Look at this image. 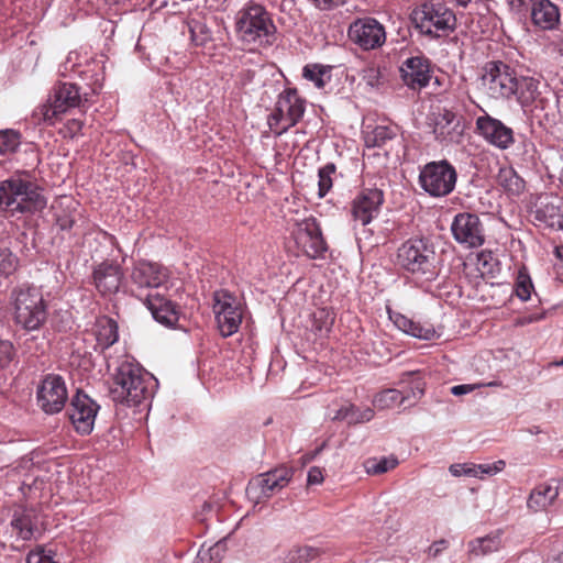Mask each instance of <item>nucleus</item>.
Returning a JSON list of instances; mask_svg holds the SVG:
<instances>
[{
    "mask_svg": "<svg viewBox=\"0 0 563 563\" xmlns=\"http://www.w3.org/2000/svg\"><path fill=\"white\" fill-rule=\"evenodd\" d=\"M156 380L140 364L123 361L115 368L110 386V397L117 406L148 408Z\"/></svg>",
    "mask_w": 563,
    "mask_h": 563,
    "instance_id": "f257e3e1",
    "label": "nucleus"
},
{
    "mask_svg": "<svg viewBox=\"0 0 563 563\" xmlns=\"http://www.w3.org/2000/svg\"><path fill=\"white\" fill-rule=\"evenodd\" d=\"M236 38L250 51L271 48L277 41V27L267 9L253 0L238 10L234 18Z\"/></svg>",
    "mask_w": 563,
    "mask_h": 563,
    "instance_id": "f03ea898",
    "label": "nucleus"
},
{
    "mask_svg": "<svg viewBox=\"0 0 563 563\" xmlns=\"http://www.w3.org/2000/svg\"><path fill=\"white\" fill-rule=\"evenodd\" d=\"M397 263L404 271L424 282L434 280L439 275L437 254L427 239L416 238L404 242L397 251Z\"/></svg>",
    "mask_w": 563,
    "mask_h": 563,
    "instance_id": "7ed1b4c3",
    "label": "nucleus"
},
{
    "mask_svg": "<svg viewBox=\"0 0 563 563\" xmlns=\"http://www.w3.org/2000/svg\"><path fill=\"white\" fill-rule=\"evenodd\" d=\"M46 206V199L34 183L21 177H12L0 183V210L34 212Z\"/></svg>",
    "mask_w": 563,
    "mask_h": 563,
    "instance_id": "20e7f679",
    "label": "nucleus"
},
{
    "mask_svg": "<svg viewBox=\"0 0 563 563\" xmlns=\"http://www.w3.org/2000/svg\"><path fill=\"white\" fill-rule=\"evenodd\" d=\"M10 302L16 325L26 331H35L44 324L47 311L38 288L31 286L15 288L11 292Z\"/></svg>",
    "mask_w": 563,
    "mask_h": 563,
    "instance_id": "39448f33",
    "label": "nucleus"
},
{
    "mask_svg": "<svg viewBox=\"0 0 563 563\" xmlns=\"http://www.w3.org/2000/svg\"><path fill=\"white\" fill-rule=\"evenodd\" d=\"M416 27L426 35L440 37L453 31L456 18L453 11L441 2H424L411 13Z\"/></svg>",
    "mask_w": 563,
    "mask_h": 563,
    "instance_id": "423d86ee",
    "label": "nucleus"
},
{
    "mask_svg": "<svg viewBox=\"0 0 563 563\" xmlns=\"http://www.w3.org/2000/svg\"><path fill=\"white\" fill-rule=\"evenodd\" d=\"M419 185L432 198H443L454 191L456 168L446 159L429 162L420 168Z\"/></svg>",
    "mask_w": 563,
    "mask_h": 563,
    "instance_id": "0eeeda50",
    "label": "nucleus"
},
{
    "mask_svg": "<svg viewBox=\"0 0 563 563\" xmlns=\"http://www.w3.org/2000/svg\"><path fill=\"white\" fill-rule=\"evenodd\" d=\"M306 110V101L296 89H285L278 96L275 109L268 117L269 128L282 135L288 129L296 125Z\"/></svg>",
    "mask_w": 563,
    "mask_h": 563,
    "instance_id": "6e6552de",
    "label": "nucleus"
},
{
    "mask_svg": "<svg viewBox=\"0 0 563 563\" xmlns=\"http://www.w3.org/2000/svg\"><path fill=\"white\" fill-rule=\"evenodd\" d=\"M294 471L287 466H279L253 477L246 487V495L255 504L267 500L291 481Z\"/></svg>",
    "mask_w": 563,
    "mask_h": 563,
    "instance_id": "1a4fd4ad",
    "label": "nucleus"
},
{
    "mask_svg": "<svg viewBox=\"0 0 563 563\" xmlns=\"http://www.w3.org/2000/svg\"><path fill=\"white\" fill-rule=\"evenodd\" d=\"M517 75L503 62L487 63L482 75V86L493 99H509L514 96Z\"/></svg>",
    "mask_w": 563,
    "mask_h": 563,
    "instance_id": "9d476101",
    "label": "nucleus"
},
{
    "mask_svg": "<svg viewBox=\"0 0 563 563\" xmlns=\"http://www.w3.org/2000/svg\"><path fill=\"white\" fill-rule=\"evenodd\" d=\"M88 99H84L79 87L71 82H62L51 97L48 103L41 107V114L45 122L55 124L59 115L73 108H84Z\"/></svg>",
    "mask_w": 563,
    "mask_h": 563,
    "instance_id": "9b49d317",
    "label": "nucleus"
},
{
    "mask_svg": "<svg viewBox=\"0 0 563 563\" xmlns=\"http://www.w3.org/2000/svg\"><path fill=\"white\" fill-rule=\"evenodd\" d=\"M291 235L298 249L310 258H323L328 251L317 220L306 218L295 224Z\"/></svg>",
    "mask_w": 563,
    "mask_h": 563,
    "instance_id": "f8f14e48",
    "label": "nucleus"
},
{
    "mask_svg": "<svg viewBox=\"0 0 563 563\" xmlns=\"http://www.w3.org/2000/svg\"><path fill=\"white\" fill-rule=\"evenodd\" d=\"M213 310L218 328L223 336H231L239 331L243 318V308L235 297L225 291L217 292Z\"/></svg>",
    "mask_w": 563,
    "mask_h": 563,
    "instance_id": "ddd939ff",
    "label": "nucleus"
},
{
    "mask_svg": "<svg viewBox=\"0 0 563 563\" xmlns=\"http://www.w3.org/2000/svg\"><path fill=\"white\" fill-rule=\"evenodd\" d=\"M99 409L97 401L80 390L71 397L67 415L77 433L88 435L92 432Z\"/></svg>",
    "mask_w": 563,
    "mask_h": 563,
    "instance_id": "4468645a",
    "label": "nucleus"
},
{
    "mask_svg": "<svg viewBox=\"0 0 563 563\" xmlns=\"http://www.w3.org/2000/svg\"><path fill=\"white\" fill-rule=\"evenodd\" d=\"M131 280L140 289H156V291H169L175 285V282L169 279L167 268L147 261L135 263Z\"/></svg>",
    "mask_w": 563,
    "mask_h": 563,
    "instance_id": "2eb2a0df",
    "label": "nucleus"
},
{
    "mask_svg": "<svg viewBox=\"0 0 563 563\" xmlns=\"http://www.w3.org/2000/svg\"><path fill=\"white\" fill-rule=\"evenodd\" d=\"M451 231L454 240L467 249L479 247L485 242L483 223L475 213H457L452 221Z\"/></svg>",
    "mask_w": 563,
    "mask_h": 563,
    "instance_id": "dca6fc26",
    "label": "nucleus"
},
{
    "mask_svg": "<svg viewBox=\"0 0 563 563\" xmlns=\"http://www.w3.org/2000/svg\"><path fill=\"white\" fill-rule=\"evenodd\" d=\"M37 529L36 515L33 509L18 507L13 510L9 525L5 527L4 534L11 542L10 547L14 550H21L23 544L19 542L30 541L34 538Z\"/></svg>",
    "mask_w": 563,
    "mask_h": 563,
    "instance_id": "f3484780",
    "label": "nucleus"
},
{
    "mask_svg": "<svg viewBox=\"0 0 563 563\" xmlns=\"http://www.w3.org/2000/svg\"><path fill=\"white\" fill-rule=\"evenodd\" d=\"M67 399L66 384L59 375H47L37 388V402L45 413L54 415L62 411Z\"/></svg>",
    "mask_w": 563,
    "mask_h": 563,
    "instance_id": "a211bd4d",
    "label": "nucleus"
},
{
    "mask_svg": "<svg viewBox=\"0 0 563 563\" xmlns=\"http://www.w3.org/2000/svg\"><path fill=\"white\" fill-rule=\"evenodd\" d=\"M179 291L176 285L169 291H156L146 297L147 308L153 318L167 328H174L179 319V312L172 298Z\"/></svg>",
    "mask_w": 563,
    "mask_h": 563,
    "instance_id": "6ab92c4d",
    "label": "nucleus"
},
{
    "mask_svg": "<svg viewBox=\"0 0 563 563\" xmlns=\"http://www.w3.org/2000/svg\"><path fill=\"white\" fill-rule=\"evenodd\" d=\"M350 38L364 49H373L386 40L384 26L375 19L365 18L354 21L349 29Z\"/></svg>",
    "mask_w": 563,
    "mask_h": 563,
    "instance_id": "aec40b11",
    "label": "nucleus"
},
{
    "mask_svg": "<svg viewBox=\"0 0 563 563\" xmlns=\"http://www.w3.org/2000/svg\"><path fill=\"white\" fill-rule=\"evenodd\" d=\"M476 130L486 142L500 150L508 148L515 142L512 129L487 113L476 119Z\"/></svg>",
    "mask_w": 563,
    "mask_h": 563,
    "instance_id": "412c9836",
    "label": "nucleus"
},
{
    "mask_svg": "<svg viewBox=\"0 0 563 563\" xmlns=\"http://www.w3.org/2000/svg\"><path fill=\"white\" fill-rule=\"evenodd\" d=\"M383 202L382 190L375 188L361 191L352 201L353 220L361 225L371 223L378 216Z\"/></svg>",
    "mask_w": 563,
    "mask_h": 563,
    "instance_id": "4be33fe9",
    "label": "nucleus"
},
{
    "mask_svg": "<svg viewBox=\"0 0 563 563\" xmlns=\"http://www.w3.org/2000/svg\"><path fill=\"white\" fill-rule=\"evenodd\" d=\"M404 84L412 90H421L431 80L430 63L422 56L407 58L400 67Z\"/></svg>",
    "mask_w": 563,
    "mask_h": 563,
    "instance_id": "5701e85b",
    "label": "nucleus"
},
{
    "mask_svg": "<svg viewBox=\"0 0 563 563\" xmlns=\"http://www.w3.org/2000/svg\"><path fill=\"white\" fill-rule=\"evenodd\" d=\"M539 86L540 82L532 77L517 78L514 96L525 113L534 114L536 111L544 109V98Z\"/></svg>",
    "mask_w": 563,
    "mask_h": 563,
    "instance_id": "b1692460",
    "label": "nucleus"
},
{
    "mask_svg": "<svg viewBox=\"0 0 563 563\" xmlns=\"http://www.w3.org/2000/svg\"><path fill=\"white\" fill-rule=\"evenodd\" d=\"M92 279L101 295H113L119 291L122 284V267L118 263L104 261L93 268Z\"/></svg>",
    "mask_w": 563,
    "mask_h": 563,
    "instance_id": "393cba45",
    "label": "nucleus"
},
{
    "mask_svg": "<svg viewBox=\"0 0 563 563\" xmlns=\"http://www.w3.org/2000/svg\"><path fill=\"white\" fill-rule=\"evenodd\" d=\"M531 5V20L536 26L541 30H554L560 23L561 13L556 4L550 0H532L523 10L525 12Z\"/></svg>",
    "mask_w": 563,
    "mask_h": 563,
    "instance_id": "a878e982",
    "label": "nucleus"
},
{
    "mask_svg": "<svg viewBox=\"0 0 563 563\" xmlns=\"http://www.w3.org/2000/svg\"><path fill=\"white\" fill-rule=\"evenodd\" d=\"M536 219L548 228L563 230V198L544 197L536 211Z\"/></svg>",
    "mask_w": 563,
    "mask_h": 563,
    "instance_id": "bb28decb",
    "label": "nucleus"
},
{
    "mask_svg": "<svg viewBox=\"0 0 563 563\" xmlns=\"http://www.w3.org/2000/svg\"><path fill=\"white\" fill-rule=\"evenodd\" d=\"M91 334L96 340L93 350L103 352L119 340L118 323L107 316H101L96 319Z\"/></svg>",
    "mask_w": 563,
    "mask_h": 563,
    "instance_id": "cd10ccee",
    "label": "nucleus"
},
{
    "mask_svg": "<svg viewBox=\"0 0 563 563\" xmlns=\"http://www.w3.org/2000/svg\"><path fill=\"white\" fill-rule=\"evenodd\" d=\"M389 319L398 330L413 338L429 341L438 336L435 329L429 323H420L401 313L390 311Z\"/></svg>",
    "mask_w": 563,
    "mask_h": 563,
    "instance_id": "c85d7f7f",
    "label": "nucleus"
},
{
    "mask_svg": "<svg viewBox=\"0 0 563 563\" xmlns=\"http://www.w3.org/2000/svg\"><path fill=\"white\" fill-rule=\"evenodd\" d=\"M433 133L435 139L443 143L454 142L461 133L460 119L451 110L443 109L437 117Z\"/></svg>",
    "mask_w": 563,
    "mask_h": 563,
    "instance_id": "c756f323",
    "label": "nucleus"
},
{
    "mask_svg": "<svg viewBox=\"0 0 563 563\" xmlns=\"http://www.w3.org/2000/svg\"><path fill=\"white\" fill-rule=\"evenodd\" d=\"M505 467L504 461H497L493 464H475V463H456L449 467L450 473L455 476H466L474 478H484L485 476H492Z\"/></svg>",
    "mask_w": 563,
    "mask_h": 563,
    "instance_id": "7c9ffc66",
    "label": "nucleus"
},
{
    "mask_svg": "<svg viewBox=\"0 0 563 563\" xmlns=\"http://www.w3.org/2000/svg\"><path fill=\"white\" fill-rule=\"evenodd\" d=\"M559 496V486L555 483H542L536 486L527 500V507L534 511L545 510Z\"/></svg>",
    "mask_w": 563,
    "mask_h": 563,
    "instance_id": "2f4dec72",
    "label": "nucleus"
},
{
    "mask_svg": "<svg viewBox=\"0 0 563 563\" xmlns=\"http://www.w3.org/2000/svg\"><path fill=\"white\" fill-rule=\"evenodd\" d=\"M503 530L498 529L489 534L472 540L468 543L471 554L479 556L498 551L503 547Z\"/></svg>",
    "mask_w": 563,
    "mask_h": 563,
    "instance_id": "473e14b6",
    "label": "nucleus"
},
{
    "mask_svg": "<svg viewBox=\"0 0 563 563\" xmlns=\"http://www.w3.org/2000/svg\"><path fill=\"white\" fill-rule=\"evenodd\" d=\"M497 183L505 191L512 196H519L525 190V180L510 166L499 169Z\"/></svg>",
    "mask_w": 563,
    "mask_h": 563,
    "instance_id": "72a5a7b5",
    "label": "nucleus"
},
{
    "mask_svg": "<svg viewBox=\"0 0 563 563\" xmlns=\"http://www.w3.org/2000/svg\"><path fill=\"white\" fill-rule=\"evenodd\" d=\"M408 396H405L395 388L384 389L377 393L373 398V406L378 410L390 409L404 404Z\"/></svg>",
    "mask_w": 563,
    "mask_h": 563,
    "instance_id": "f704fd0d",
    "label": "nucleus"
},
{
    "mask_svg": "<svg viewBox=\"0 0 563 563\" xmlns=\"http://www.w3.org/2000/svg\"><path fill=\"white\" fill-rule=\"evenodd\" d=\"M396 136V129L386 125H378L372 132L366 133L365 144L367 147H382Z\"/></svg>",
    "mask_w": 563,
    "mask_h": 563,
    "instance_id": "c9c22d12",
    "label": "nucleus"
},
{
    "mask_svg": "<svg viewBox=\"0 0 563 563\" xmlns=\"http://www.w3.org/2000/svg\"><path fill=\"white\" fill-rule=\"evenodd\" d=\"M21 144V134L12 129L0 131V161L16 152Z\"/></svg>",
    "mask_w": 563,
    "mask_h": 563,
    "instance_id": "e433bc0d",
    "label": "nucleus"
},
{
    "mask_svg": "<svg viewBox=\"0 0 563 563\" xmlns=\"http://www.w3.org/2000/svg\"><path fill=\"white\" fill-rule=\"evenodd\" d=\"M190 40L196 46H203L211 40V31L201 20L191 19L187 23Z\"/></svg>",
    "mask_w": 563,
    "mask_h": 563,
    "instance_id": "4c0bfd02",
    "label": "nucleus"
},
{
    "mask_svg": "<svg viewBox=\"0 0 563 563\" xmlns=\"http://www.w3.org/2000/svg\"><path fill=\"white\" fill-rule=\"evenodd\" d=\"M398 464V461L394 456L380 457V459H372L366 461L365 468L366 472L371 475H378L386 473L393 468H395Z\"/></svg>",
    "mask_w": 563,
    "mask_h": 563,
    "instance_id": "58836bf2",
    "label": "nucleus"
},
{
    "mask_svg": "<svg viewBox=\"0 0 563 563\" xmlns=\"http://www.w3.org/2000/svg\"><path fill=\"white\" fill-rule=\"evenodd\" d=\"M335 173L333 164H327L318 173V196L323 198L332 188V175Z\"/></svg>",
    "mask_w": 563,
    "mask_h": 563,
    "instance_id": "ea45409f",
    "label": "nucleus"
},
{
    "mask_svg": "<svg viewBox=\"0 0 563 563\" xmlns=\"http://www.w3.org/2000/svg\"><path fill=\"white\" fill-rule=\"evenodd\" d=\"M327 69L323 66L317 64L306 65L302 69V76L305 79L314 84L319 89L325 86L327 80L324 79Z\"/></svg>",
    "mask_w": 563,
    "mask_h": 563,
    "instance_id": "a19ab883",
    "label": "nucleus"
},
{
    "mask_svg": "<svg viewBox=\"0 0 563 563\" xmlns=\"http://www.w3.org/2000/svg\"><path fill=\"white\" fill-rule=\"evenodd\" d=\"M533 290V284L530 276L525 271H519L517 280L515 284V294L516 296L526 301L530 299L531 291Z\"/></svg>",
    "mask_w": 563,
    "mask_h": 563,
    "instance_id": "79ce46f5",
    "label": "nucleus"
},
{
    "mask_svg": "<svg viewBox=\"0 0 563 563\" xmlns=\"http://www.w3.org/2000/svg\"><path fill=\"white\" fill-rule=\"evenodd\" d=\"M18 264V257L10 250L0 249V277L13 274Z\"/></svg>",
    "mask_w": 563,
    "mask_h": 563,
    "instance_id": "37998d69",
    "label": "nucleus"
},
{
    "mask_svg": "<svg viewBox=\"0 0 563 563\" xmlns=\"http://www.w3.org/2000/svg\"><path fill=\"white\" fill-rule=\"evenodd\" d=\"M16 351L9 340H0V368H7L14 361Z\"/></svg>",
    "mask_w": 563,
    "mask_h": 563,
    "instance_id": "c03bdc74",
    "label": "nucleus"
},
{
    "mask_svg": "<svg viewBox=\"0 0 563 563\" xmlns=\"http://www.w3.org/2000/svg\"><path fill=\"white\" fill-rule=\"evenodd\" d=\"M350 410H352L351 424L368 422L375 416L371 407L360 408L354 405Z\"/></svg>",
    "mask_w": 563,
    "mask_h": 563,
    "instance_id": "a18cd8bd",
    "label": "nucleus"
},
{
    "mask_svg": "<svg viewBox=\"0 0 563 563\" xmlns=\"http://www.w3.org/2000/svg\"><path fill=\"white\" fill-rule=\"evenodd\" d=\"M26 563H58L53 559L52 552L37 548L27 554Z\"/></svg>",
    "mask_w": 563,
    "mask_h": 563,
    "instance_id": "49530a36",
    "label": "nucleus"
},
{
    "mask_svg": "<svg viewBox=\"0 0 563 563\" xmlns=\"http://www.w3.org/2000/svg\"><path fill=\"white\" fill-rule=\"evenodd\" d=\"M77 212H64L62 214H56V224L63 231L70 230L76 222Z\"/></svg>",
    "mask_w": 563,
    "mask_h": 563,
    "instance_id": "de8ad7c7",
    "label": "nucleus"
},
{
    "mask_svg": "<svg viewBox=\"0 0 563 563\" xmlns=\"http://www.w3.org/2000/svg\"><path fill=\"white\" fill-rule=\"evenodd\" d=\"M553 269L556 278L563 282V246L556 245L553 250Z\"/></svg>",
    "mask_w": 563,
    "mask_h": 563,
    "instance_id": "09e8293b",
    "label": "nucleus"
},
{
    "mask_svg": "<svg viewBox=\"0 0 563 563\" xmlns=\"http://www.w3.org/2000/svg\"><path fill=\"white\" fill-rule=\"evenodd\" d=\"M207 550H209V554H211L212 562L218 563L222 560L223 554L227 550V541L225 539H221L214 544L207 547Z\"/></svg>",
    "mask_w": 563,
    "mask_h": 563,
    "instance_id": "8fccbe9b",
    "label": "nucleus"
},
{
    "mask_svg": "<svg viewBox=\"0 0 563 563\" xmlns=\"http://www.w3.org/2000/svg\"><path fill=\"white\" fill-rule=\"evenodd\" d=\"M82 122L79 119L69 120L65 125V135L75 137L81 131Z\"/></svg>",
    "mask_w": 563,
    "mask_h": 563,
    "instance_id": "3c124183",
    "label": "nucleus"
},
{
    "mask_svg": "<svg viewBox=\"0 0 563 563\" xmlns=\"http://www.w3.org/2000/svg\"><path fill=\"white\" fill-rule=\"evenodd\" d=\"M449 542L444 539L433 542L428 548V555L431 558H438L445 549H448Z\"/></svg>",
    "mask_w": 563,
    "mask_h": 563,
    "instance_id": "603ef678",
    "label": "nucleus"
},
{
    "mask_svg": "<svg viewBox=\"0 0 563 563\" xmlns=\"http://www.w3.org/2000/svg\"><path fill=\"white\" fill-rule=\"evenodd\" d=\"M481 384H463V385H455L451 388V394L454 396H462L466 395L468 393L474 391L477 388H481Z\"/></svg>",
    "mask_w": 563,
    "mask_h": 563,
    "instance_id": "864d4df0",
    "label": "nucleus"
},
{
    "mask_svg": "<svg viewBox=\"0 0 563 563\" xmlns=\"http://www.w3.org/2000/svg\"><path fill=\"white\" fill-rule=\"evenodd\" d=\"M353 406L354 405H352V404L342 406L339 410H336V412L332 417V419L333 420L346 421L349 424H351L352 410H350V408H353Z\"/></svg>",
    "mask_w": 563,
    "mask_h": 563,
    "instance_id": "5fc2aeb1",
    "label": "nucleus"
},
{
    "mask_svg": "<svg viewBox=\"0 0 563 563\" xmlns=\"http://www.w3.org/2000/svg\"><path fill=\"white\" fill-rule=\"evenodd\" d=\"M307 482L309 485H318L323 482V473L319 467H311L308 472Z\"/></svg>",
    "mask_w": 563,
    "mask_h": 563,
    "instance_id": "6e6d98bb",
    "label": "nucleus"
},
{
    "mask_svg": "<svg viewBox=\"0 0 563 563\" xmlns=\"http://www.w3.org/2000/svg\"><path fill=\"white\" fill-rule=\"evenodd\" d=\"M532 0H504L511 12L523 10Z\"/></svg>",
    "mask_w": 563,
    "mask_h": 563,
    "instance_id": "4d7b16f0",
    "label": "nucleus"
},
{
    "mask_svg": "<svg viewBox=\"0 0 563 563\" xmlns=\"http://www.w3.org/2000/svg\"><path fill=\"white\" fill-rule=\"evenodd\" d=\"M208 552L209 550H207V545L203 543L197 553L195 563H213L211 554Z\"/></svg>",
    "mask_w": 563,
    "mask_h": 563,
    "instance_id": "13d9d810",
    "label": "nucleus"
},
{
    "mask_svg": "<svg viewBox=\"0 0 563 563\" xmlns=\"http://www.w3.org/2000/svg\"><path fill=\"white\" fill-rule=\"evenodd\" d=\"M312 1L317 7H319L321 9L330 8L334 3V0H312Z\"/></svg>",
    "mask_w": 563,
    "mask_h": 563,
    "instance_id": "bf43d9fd",
    "label": "nucleus"
},
{
    "mask_svg": "<svg viewBox=\"0 0 563 563\" xmlns=\"http://www.w3.org/2000/svg\"><path fill=\"white\" fill-rule=\"evenodd\" d=\"M548 563H563V554L552 555L548 559Z\"/></svg>",
    "mask_w": 563,
    "mask_h": 563,
    "instance_id": "052dcab7",
    "label": "nucleus"
},
{
    "mask_svg": "<svg viewBox=\"0 0 563 563\" xmlns=\"http://www.w3.org/2000/svg\"><path fill=\"white\" fill-rule=\"evenodd\" d=\"M168 0H152V4L156 8H164L167 5Z\"/></svg>",
    "mask_w": 563,
    "mask_h": 563,
    "instance_id": "680f3d73",
    "label": "nucleus"
},
{
    "mask_svg": "<svg viewBox=\"0 0 563 563\" xmlns=\"http://www.w3.org/2000/svg\"><path fill=\"white\" fill-rule=\"evenodd\" d=\"M68 63H73V53H70L67 57V63L64 65V70H60L63 75H65L64 71L68 70Z\"/></svg>",
    "mask_w": 563,
    "mask_h": 563,
    "instance_id": "e2e57ef3",
    "label": "nucleus"
},
{
    "mask_svg": "<svg viewBox=\"0 0 563 563\" xmlns=\"http://www.w3.org/2000/svg\"><path fill=\"white\" fill-rule=\"evenodd\" d=\"M481 385H482V387H483V386H488V387H498V386H500V385H501V383H500V382H498V380H493V382H489V383H486V384H481Z\"/></svg>",
    "mask_w": 563,
    "mask_h": 563,
    "instance_id": "0e129e2a",
    "label": "nucleus"
},
{
    "mask_svg": "<svg viewBox=\"0 0 563 563\" xmlns=\"http://www.w3.org/2000/svg\"><path fill=\"white\" fill-rule=\"evenodd\" d=\"M550 366H555V367L563 366V357L559 361H554V362L550 363Z\"/></svg>",
    "mask_w": 563,
    "mask_h": 563,
    "instance_id": "69168bd1",
    "label": "nucleus"
},
{
    "mask_svg": "<svg viewBox=\"0 0 563 563\" xmlns=\"http://www.w3.org/2000/svg\"><path fill=\"white\" fill-rule=\"evenodd\" d=\"M550 366H555V367L563 366V357L559 361H554V362L550 363Z\"/></svg>",
    "mask_w": 563,
    "mask_h": 563,
    "instance_id": "338daca9",
    "label": "nucleus"
},
{
    "mask_svg": "<svg viewBox=\"0 0 563 563\" xmlns=\"http://www.w3.org/2000/svg\"><path fill=\"white\" fill-rule=\"evenodd\" d=\"M460 5H466L471 0H455Z\"/></svg>",
    "mask_w": 563,
    "mask_h": 563,
    "instance_id": "774afa93",
    "label": "nucleus"
}]
</instances>
